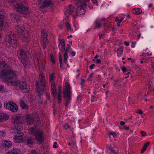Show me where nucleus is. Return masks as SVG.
Listing matches in <instances>:
<instances>
[{
    "instance_id": "obj_1",
    "label": "nucleus",
    "mask_w": 154,
    "mask_h": 154,
    "mask_svg": "<svg viewBox=\"0 0 154 154\" xmlns=\"http://www.w3.org/2000/svg\"><path fill=\"white\" fill-rule=\"evenodd\" d=\"M1 76L5 79L8 82V84L19 87L20 90H21L24 93L28 92L29 88L28 86L26 85L25 82L20 80L14 79V78L16 76V73L14 72L13 71L10 70H3L1 73Z\"/></svg>"
},
{
    "instance_id": "obj_2",
    "label": "nucleus",
    "mask_w": 154,
    "mask_h": 154,
    "mask_svg": "<svg viewBox=\"0 0 154 154\" xmlns=\"http://www.w3.org/2000/svg\"><path fill=\"white\" fill-rule=\"evenodd\" d=\"M13 4L15 7L17 12L10 14L11 20L14 22H17L21 20L22 17H25L29 14L27 8L22 4L14 2Z\"/></svg>"
},
{
    "instance_id": "obj_3",
    "label": "nucleus",
    "mask_w": 154,
    "mask_h": 154,
    "mask_svg": "<svg viewBox=\"0 0 154 154\" xmlns=\"http://www.w3.org/2000/svg\"><path fill=\"white\" fill-rule=\"evenodd\" d=\"M24 47L26 48V51H25L24 49L21 50L19 52V54L18 56V57L21 59V62L22 64H23L24 66L27 68L29 67V63L28 61V60L26 57L27 52L29 53L30 54L29 51V50L28 49L29 48V47L28 45H26Z\"/></svg>"
},
{
    "instance_id": "obj_4",
    "label": "nucleus",
    "mask_w": 154,
    "mask_h": 154,
    "mask_svg": "<svg viewBox=\"0 0 154 154\" xmlns=\"http://www.w3.org/2000/svg\"><path fill=\"white\" fill-rule=\"evenodd\" d=\"M65 87V88L63 89V97L66 102L65 106H67L71 100L72 93L70 91V86L68 82L66 83Z\"/></svg>"
},
{
    "instance_id": "obj_5",
    "label": "nucleus",
    "mask_w": 154,
    "mask_h": 154,
    "mask_svg": "<svg viewBox=\"0 0 154 154\" xmlns=\"http://www.w3.org/2000/svg\"><path fill=\"white\" fill-rule=\"evenodd\" d=\"M37 125H35L34 126L29 129L28 132L31 134L34 133V135L35 137L36 140H37V143L40 144L42 143L44 140V137L42 136V133L40 131H38L36 129L37 127Z\"/></svg>"
},
{
    "instance_id": "obj_6",
    "label": "nucleus",
    "mask_w": 154,
    "mask_h": 154,
    "mask_svg": "<svg viewBox=\"0 0 154 154\" xmlns=\"http://www.w3.org/2000/svg\"><path fill=\"white\" fill-rule=\"evenodd\" d=\"M40 81L37 82L36 84V88L37 92L39 94V96L42 94V92L44 91L45 87V81L44 77L41 75H39Z\"/></svg>"
},
{
    "instance_id": "obj_7",
    "label": "nucleus",
    "mask_w": 154,
    "mask_h": 154,
    "mask_svg": "<svg viewBox=\"0 0 154 154\" xmlns=\"http://www.w3.org/2000/svg\"><path fill=\"white\" fill-rule=\"evenodd\" d=\"M53 3L52 0H39L38 6L39 9L43 12H46L44 9L46 7L53 6Z\"/></svg>"
},
{
    "instance_id": "obj_8",
    "label": "nucleus",
    "mask_w": 154,
    "mask_h": 154,
    "mask_svg": "<svg viewBox=\"0 0 154 154\" xmlns=\"http://www.w3.org/2000/svg\"><path fill=\"white\" fill-rule=\"evenodd\" d=\"M5 42L7 44L9 45L10 46L15 48L17 46V41L15 35L12 34H9L6 35L5 38Z\"/></svg>"
},
{
    "instance_id": "obj_9",
    "label": "nucleus",
    "mask_w": 154,
    "mask_h": 154,
    "mask_svg": "<svg viewBox=\"0 0 154 154\" xmlns=\"http://www.w3.org/2000/svg\"><path fill=\"white\" fill-rule=\"evenodd\" d=\"M86 4L84 3H78L77 5V14H83L85 12L86 8Z\"/></svg>"
},
{
    "instance_id": "obj_10",
    "label": "nucleus",
    "mask_w": 154,
    "mask_h": 154,
    "mask_svg": "<svg viewBox=\"0 0 154 154\" xmlns=\"http://www.w3.org/2000/svg\"><path fill=\"white\" fill-rule=\"evenodd\" d=\"M17 29L19 33H20V35L24 39H28L29 38V35L28 32L25 29V28L23 26H17Z\"/></svg>"
},
{
    "instance_id": "obj_11",
    "label": "nucleus",
    "mask_w": 154,
    "mask_h": 154,
    "mask_svg": "<svg viewBox=\"0 0 154 154\" xmlns=\"http://www.w3.org/2000/svg\"><path fill=\"white\" fill-rule=\"evenodd\" d=\"M4 14L2 10H0V31L4 30L8 26V24L6 22H3Z\"/></svg>"
},
{
    "instance_id": "obj_12",
    "label": "nucleus",
    "mask_w": 154,
    "mask_h": 154,
    "mask_svg": "<svg viewBox=\"0 0 154 154\" xmlns=\"http://www.w3.org/2000/svg\"><path fill=\"white\" fill-rule=\"evenodd\" d=\"M14 133V135L13 137L14 141L16 143L21 142L22 141L21 137L23 136V134L22 132L20 131H14L12 132Z\"/></svg>"
},
{
    "instance_id": "obj_13",
    "label": "nucleus",
    "mask_w": 154,
    "mask_h": 154,
    "mask_svg": "<svg viewBox=\"0 0 154 154\" xmlns=\"http://www.w3.org/2000/svg\"><path fill=\"white\" fill-rule=\"evenodd\" d=\"M46 32L45 29H42V30L41 36L43 38L42 45L43 46V48L45 49L46 47L48 45V41L47 39V35H46Z\"/></svg>"
},
{
    "instance_id": "obj_14",
    "label": "nucleus",
    "mask_w": 154,
    "mask_h": 154,
    "mask_svg": "<svg viewBox=\"0 0 154 154\" xmlns=\"http://www.w3.org/2000/svg\"><path fill=\"white\" fill-rule=\"evenodd\" d=\"M12 122L14 125L20 124H22L23 119L21 117L19 116H14L12 117Z\"/></svg>"
},
{
    "instance_id": "obj_15",
    "label": "nucleus",
    "mask_w": 154,
    "mask_h": 154,
    "mask_svg": "<svg viewBox=\"0 0 154 154\" xmlns=\"http://www.w3.org/2000/svg\"><path fill=\"white\" fill-rule=\"evenodd\" d=\"M74 7L72 5H70L67 8V11L65 12V14L67 17H69L70 14H72V13L74 12Z\"/></svg>"
},
{
    "instance_id": "obj_16",
    "label": "nucleus",
    "mask_w": 154,
    "mask_h": 154,
    "mask_svg": "<svg viewBox=\"0 0 154 154\" xmlns=\"http://www.w3.org/2000/svg\"><path fill=\"white\" fill-rule=\"evenodd\" d=\"M10 110L11 111L16 112L18 110V107L14 103L12 102L10 106Z\"/></svg>"
},
{
    "instance_id": "obj_17",
    "label": "nucleus",
    "mask_w": 154,
    "mask_h": 154,
    "mask_svg": "<svg viewBox=\"0 0 154 154\" xmlns=\"http://www.w3.org/2000/svg\"><path fill=\"white\" fill-rule=\"evenodd\" d=\"M59 46L60 50L62 52L64 51L65 50V41L63 39L60 40L59 42Z\"/></svg>"
},
{
    "instance_id": "obj_18",
    "label": "nucleus",
    "mask_w": 154,
    "mask_h": 154,
    "mask_svg": "<svg viewBox=\"0 0 154 154\" xmlns=\"http://www.w3.org/2000/svg\"><path fill=\"white\" fill-rule=\"evenodd\" d=\"M51 88L52 91V93L54 98L56 97V90L55 83L54 82H52L51 84Z\"/></svg>"
},
{
    "instance_id": "obj_19",
    "label": "nucleus",
    "mask_w": 154,
    "mask_h": 154,
    "mask_svg": "<svg viewBox=\"0 0 154 154\" xmlns=\"http://www.w3.org/2000/svg\"><path fill=\"white\" fill-rule=\"evenodd\" d=\"M26 118L28 119L27 122L30 125L34 123L35 122L36 123L38 122L39 120H37V121H35L33 118H31L30 116L27 115L26 116Z\"/></svg>"
},
{
    "instance_id": "obj_20",
    "label": "nucleus",
    "mask_w": 154,
    "mask_h": 154,
    "mask_svg": "<svg viewBox=\"0 0 154 154\" xmlns=\"http://www.w3.org/2000/svg\"><path fill=\"white\" fill-rule=\"evenodd\" d=\"M8 116L6 114L3 113H0V121L4 122L8 120L9 119Z\"/></svg>"
},
{
    "instance_id": "obj_21",
    "label": "nucleus",
    "mask_w": 154,
    "mask_h": 154,
    "mask_svg": "<svg viewBox=\"0 0 154 154\" xmlns=\"http://www.w3.org/2000/svg\"><path fill=\"white\" fill-rule=\"evenodd\" d=\"M6 154H20V150L18 149H14L6 152Z\"/></svg>"
},
{
    "instance_id": "obj_22",
    "label": "nucleus",
    "mask_w": 154,
    "mask_h": 154,
    "mask_svg": "<svg viewBox=\"0 0 154 154\" xmlns=\"http://www.w3.org/2000/svg\"><path fill=\"white\" fill-rule=\"evenodd\" d=\"M20 105L22 109H26L28 108V106L26 105L23 100H20Z\"/></svg>"
},
{
    "instance_id": "obj_23",
    "label": "nucleus",
    "mask_w": 154,
    "mask_h": 154,
    "mask_svg": "<svg viewBox=\"0 0 154 154\" xmlns=\"http://www.w3.org/2000/svg\"><path fill=\"white\" fill-rule=\"evenodd\" d=\"M8 67V65L5 61H0V67L1 69L6 68Z\"/></svg>"
},
{
    "instance_id": "obj_24",
    "label": "nucleus",
    "mask_w": 154,
    "mask_h": 154,
    "mask_svg": "<svg viewBox=\"0 0 154 154\" xmlns=\"http://www.w3.org/2000/svg\"><path fill=\"white\" fill-rule=\"evenodd\" d=\"M11 102H8L7 101L5 102L4 103V106L5 108L10 109V106L11 104Z\"/></svg>"
},
{
    "instance_id": "obj_25",
    "label": "nucleus",
    "mask_w": 154,
    "mask_h": 154,
    "mask_svg": "<svg viewBox=\"0 0 154 154\" xmlns=\"http://www.w3.org/2000/svg\"><path fill=\"white\" fill-rule=\"evenodd\" d=\"M133 11L134 14H140L142 12L141 10L139 8L133 9Z\"/></svg>"
},
{
    "instance_id": "obj_26",
    "label": "nucleus",
    "mask_w": 154,
    "mask_h": 154,
    "mask_svg": "<svg viewBox=\"0 0 154 154\" xmlns=\"http://www.w3.org/2000/svg\"><path fill=\"white\" fill-rule=\"evenodd\" d=\"M4 145L5 147H10L12 145V143L10 141H5Z\"/></svg>"
},
{
    "instance_id": "obj_27",
    "label": "nucleus",
    "mask_w": 154,
    "mask_h": 154,
    "mask_svg": "<svg viewBox=\"0 0 154 154\" xmlns=\"http://www.w3.org/2000/svg\"><path fill=\"white\" fill-rule=\"evenodd\" d=\"M149 144V142H146L143 146V147L141 151V153L144 152L146 149L147 148Z\"/></svg>"
},
{
    "instance_id": "obj_28",
    "label": "nucleus",
    "mask_w": 154,
    "mask_h": 154,
    "mask_svg": "<svg viewBox=\"0 0 154 154\" xmlns=\"http://www.w3.org/2000/svg\"><path fill=\"white\" fill-rule=\"evenodd\" d=\"M23 129V127L20 125H17L15 127L14 129V130L15 131H20L22 130Z\"/></svg>"
},
{
    "instance_id": "obj_29",
    "label": "nucleus",
    "mask_w": 154,
    "mask_h": 154,
    "mask_svg": "<svg viewBox=\"0 0 154 154\" xmlns=\"http://www.w3.org/2000/svg\"><path fill=\"white\" fill-rule=\"evenodd\" d=\"M102 26L101 24L99 21H97L96 22L95 28H100Z\"/></svg>"
},
{
    "instance_id": "obj_30",
    "label": "nucleus",
    "mask_w": 154,
    "mask_h": 154,
    "mask_svg": "<svg viewBox=\"0 0 154 154\" xmlns=\"http://www.w3.org/2000/svg\"><path fill=\"white\" fill-rule=\"evenodd\" d=\"M33 139L32 138H30L27 139V143L28 144H31L33 143Z\"/></svg>"
},
{
    "instance_id": "obj_31",
    "label": "nucleus",
    "mask_w": 154,
    "mask_h": 154,
    "mask_svg": "<svg viewBox=\"0 0 154 154\" xmlns=\"http://www.w3.org/2000/svg\"><path fill=\"white\" fill-rule=\"evenodd\" d=\"M61 93H58V103H60L62 101L61 96L60 95Z\"/></svg>"
},
{
    "instance_id": "obj_32",
    "label": "nucleus",
    "mask_w": 154,
    "mask_h": 154,
    "mask_svg": "<svg viewBox=\"0 0 154 154\" xmlns=\"http://www.w3.org/2000/svg\"><path fill=\"white\" fill-rule=\"evenodd\" d=\"M66 27L67 28V29L68 31H70L71 28L68 22H66L65 23Z\"/></svg>"
},
{
    "instance_id": "obj_33",
    "label": "nucleus",
    "mask_w": 154,
    "mask_h": 154,
    "mask_svg": "<svg viewBox=\"0 0 154 154\" xmlns=\"http://www.w3.org/2000/svg\"><path fill=\"white\" fill-rule=\"evenodd\" d=\"M110 135H112L113 137H116V134L114 132H111L110 133L109 136V137H110Z\"/></svg>"
},
{
    "instance_id": "obj_34",
    "label": "nucleus",
    "mask_w": 154,
    "mask_h": 154,
    "mask_svg": "<svg viewBox=\"0 0 154 154\" xmlns=\"http://www.w3.org/2000/svg\"><path fill=\"white\" fill-rule=\"evenodd\" d=\"M123 20V18H122L121 20H119L118 17H116V21L117 23H120Z\"/></svg>"
},
{
    "instance_id": "obj_35",
    "label": "nucleus",
    "mask_w": 154,
    "mask_h": 154,
    "mask_svg": "<svg viewBox=\"0 0 154 154\" xmlns=\"http://www.w3.org/2000/svg\"><path fill=\"white\" fill-rule=\"evenodd\" d=\"M117 51L120 54H122L123 53V50L120 47L117 50Z\"/></svg>"
},
{
    "instance_id": "obj_36",
    "label": "nucleus",
    "mask_w": 154,
    "mask_h": 154,
    "mask_svg": "<svg viewBox=\"0 0 154 154\" xmlns=\"http://www.w3.org/2000/svg\"><path fill=\"white\" fill-rule=\"evenodd\" d=\"M59 59L60 63H62V59L61 57V54L60 53H59Z\"/></svg>"
},
{
    "instance_id": "obj_37",
    "label": "nucleus",
    "mask_w": 154,
    "mask_h": 154,
    "mask_svg": "<svg viewBox=\"0 0 154 154\" xmlns=\"http://www.w3.org/2000/svg\"><path fill=\"white\" fill-rule=\"evenodd\" d=\"M109 149L114 154H117V153L116 152L115 150H114L112 147L111 146L109 147Z\"/></svg>"
},
{
    "instance_id": "obj_38",
    "label": "nucleus",
    "mask_w": 154,
    "mask_h": 154,
    "mask_svg": "<svg viewBox=\"0 0 154 154\" xmlns=\"http://www.w3.org/2000/svg\"><path fill=\"white\" fill-rule=\"evenodd\" d=\"M68 57V56L67 55H64V59L63 61L65 63H67V58Z\"/></svg>"
},
{
    "instance_id": "obj_39",
    "label": "nucleus",
    "mask_w": 154,
    "mask_h": 154,
    "mask_svg": "<svg viewBox=\"0 0 154 154\" xmlns=\"http://www.w3.org/2000/svg\"><path fill=\"white\" fill-rule=\"evenodd\" d=\"M27 154H38L37 153V152L35 150H31L30 151V152L29 153H28Z\"/></svg>"
},
{
    "instance_id": "obj_40",
    "label": "nucleus",
    "mask_w": 154,
    "mask_h": 154,
    "mask_svg": "<svg viewBox=\"0 0 154 154\" xmlns=\"http://www.w3.org/2000/svg\"><path fill=\"white\" fill-rule=\"evenodd\" d=\"M50 58L52 62L54 63L55 62V60H54V56L52 55H50Z\"/></svg>"
},
{
    "instance_id": "obj_41",
    "label": "nucleus",
    "mask_w": 154,
    "mask_h": 154,
    "mask_svg": "<svg viewBox=\"0 0 154 154\" xmlns=\"http://www.w3.org/2000/svg\"><path fill=\"white\" fill-rule=\"evenodd\" d=\"M136 112L140 115L142 114L143 113L142 111L140 109H138Z\"/></svg>"
},
{
    "instance_id": "obj_42",
    "label": "nucleus",
    "mask_w": 154,
    "mask_h": 154,
    "mask_svg": "<svg viewBox=\"0 0 154 154\" xmlns=\"http://www.w3.org/2000/svg\"><path fill=\"white\" fill-rule=\"evenodd\" d=\"M5 135V133L3 131H0V136L4 137Z\"/></svg>"
},
{
    "instance_id": "obj_43",
    "label": "nucleus",
    "mask_w": 154,
    "mask_h": 154,
    "mask_svg": "<svg viewBox=\"0 0 154 154\" xmlns=\"http://www.w3.org/2000/svg\"><path fill=\"white\" fill-rule=\"evenodd\" d=\"M85 81L83 79H81V85L82 86L84 85V84L85 83Z\"/></svg>"
},
{
    "instance_id": "obj_44",
    "label": "nucleus",
    "mask_w": 154,
    "mask_h": 154,
    "mask_svg": "<svg viewBox=\"0 0 154 154\" xmlns=\"http://www.w3.org/2000/svg\"><path fill=\"white\" fill-rule=\"evenodd\" d=\"M53 146V147L54 148H57L58 147V146L57 145V142H54V143Z\"/></svg>"
},
{
    "instance_id": "obj_45",
    "label": "nucleus",
    "mask_w": 154,
    "mask_h": 154,
    "mask_svg": "<svg viewBox=\"0 0 154 154\" xmlns=\"http://www.w3.org/2000/svg\"><path fill=\"white\" fill-rule=\"evenodd\" d=\"M89 1V0H78V3L80 4V3H83L82 2V1L85 2H88Z\"/></svg>"
},
{
    "instance_id": "obj_46",
    "label": "nucleus",
    "mask_w": 154,
    "mask_h": 154,
    "mask_svg": "<svg viewBox=\"0 0 154 154\" xmlns=\"http://www.w3.org/2000/svg\"><path fill=\"white\" fill-rule=\"evenodd\" d=\"M140 132H141V134L143 136H145L146 135V133L144 131H140Z\"/></svg>"
},
{
    "instance_id": "obj_47",
    "label": "nucleus",
    "mask_w": 154,
    "mask_h": 154,
    "mask_svg": "<svg viewBox=\"0 0 154 154\" xmlns=\"http://www.w3.org/2000/svg\"><path fill=\"white\" fill-rule=\"evenodd\" d=\"M53 75V74H52L50 76L49 80L50 81H52L54 79Z\"/></svg>"
},
{
    "instance_id": "obj_48",
    "label": "nucleus",
    "mask_w": 154,
    "mask_h": 154,
    "mask_svg": "<svg viewBox=\"0 0 154 154\" xmlns=\"http://www.w3.org/2000/svg\"><path fill=\"white\" fill-rule=\"evenodd\" d=\"M95 62L97 64H99L100 63L101 60L100 59H97L96 60Z\"/></svg>"
},
{
    "instance_id": "obj_49",
    "label": "nucleus",
    "mask_w": 154,
    "mask_h": 154,
    "mask_svg": "<svg viewBox=\"0 0 154 154\" xmlns=\"http://www.w3.org/2000/svg\"><path fill=\"white\" fill-rule=\"evenodd\" d=\"M118 86L119 88H121L122 87H124V85L123 84H118Z\"/></svg>"
},
{
    "instance_id": "obj_50",
    "label": "nucleus",
    "mask_w": 154,
    "mask_h": 154,
    "mask_svg": "<svg viewBox=\"0 0 154 154\" xmlns=\"http://www.w3.org/2000/svg\"><path fill=\"white\" fill-rule=\"evenodd\" d=\"M4 87L2 85H0V91H2L4 89Z\"/></svg>"
},
{
    "instance_id": "obj_51",
    "label": "nucleus",
    "mask_w": 154,
    "mask_h": 154,
    "mask_svg": "<svg viewBox=\"0 0 154 154\" xmlns=\"http://www.w3.org/2000/svg\"><path fill=\"white\" fill-rule=\"evenodd\" d=\"M69 126L68 125L66 124L64 126V127L65 129H67L69 127Z\"/></svg>"
},
{
    "instance_id": "obj_52",
    "label": "nucleus",
    "mask_w": 154,
    "mask_h": 154,
    "mask_svg": "<svg viewBox=\"0 0 154 154\" xmlns=\"http://www.w3.org/2000/svg\"><path fill=\"white\" fill-rule=\"evenodd\" d=\"M61 86L60 85H59L58 86V91L59 92L58 93H61L60 92L61 91Z\"/></svg>"
},
{
    "instance_id": "obj_53",
    "label": "nucleus",
    "mask_w": 154,
    "mask_h": 154,
    "mask_svg": "<svg viewBox=\"0 0 154 154\" xmlns=\"http://www.w3.org/2000/svg\"><path fill=\"white\" fill-rule=\"evenodd\" d=\"M69 51L68 49H66L65 51V53L64 55H67L69 53Z\"/></svg>"
},
{
    "instance_id": "obj_54",
    "label": "nucleus",
    "mask_w": 154,
    "mask_h": 154,
    "mask_svg": "<svg viewBox=\"0 0 154 154\" xmlns=\"http://www.w3.org/2000/svg\"><path fill=\"white\" fill-rule=\"evenodd\" d=\"M71 54L72 56H75V52L74 51H72L71 53Z\"/></svg>"
},
{
    "instance_id": "obj_55",
    "label": "nucleus",
    "mask_w": 154,
    "mask_h": 154,
    "mask_svg": "<svg viewBox=\"0 0 154 154\" xmlns=\"http://www.w3.org/2000/svg\"><path fill=\"white\" fill-rule=\"evenodd\" d=\"M109 92V91L108 90L105 92V94L106 95V98H107L108 97V94Z\"/></svg>"
},
{
    "instance_id": "obj_56",
    "label": "nucleus",
    "mask_w": 154,
    "mask_h": 154,
    "mask_svg": "<svg viewBox=\"0 0 154 154\" xmlns=\"http://www.w3.org/2000/svg\"><path fill=\"white\" fill-rule=\"evenodd\" d=\"M92 2L94 4H96V5H97V0H92Z\"/></svg>"
},
{
    "instance_id": "obj_57",
    "label": "nucleus",
    "mask_w": 154,
    "mask_h": 154,
    "mask_svg": "<svg viewBox=\"0 0 154 154\" xmlns=\"http://www.w3.org/2000/svg\"><path fill=\"white\" fill-rule=\"evenodd\" d=\"M122 71L123 72H125L126 71V69L125 68V67H123L122 68Z\"/></svg>"
},
{
    "instance_id": "obj_58",
    "label": "nucleus",
    "mask_w": 154,
    "mask_h": 154,
    "mask_svg": "<svg viewBox=\"0 0 154 154\" xmlns=\"http://www.w3.org/2000/svg\"><path fill=\"white\" fill-rule=\"evenodd\" d=\"M103 35H104V34H99V38L100 39H101V38L102 37V36Z\"/></svg>"
},
{
    "instance_id": "obj_59",
    "label": "nucleus",
    "mask_w": 154,
    "mask_h": 154,
    "mask_svg": "<svg viewBox=\"0 0 154 154\" xmlns=\"http://www.w3.org/2000/svg\"><path fill=\"white\" fill-rule=\"evenodd\" d=\"M124 44L126 46H128L129 45V43L128 42H125Z\"/></svg>"
},
{
    "instance_id": "obj_60",
    "label": "nucleus",
    "mask_w": 154,
    "mask_h": 154,
    "mask_svg": "<svg viewBox=\"0 0 154 154\" xmlns=\"http://www.w3.org/2000/svg\"><path fill=\"white\" fill-rule=\"evenodd\" d=\"M125 124V122H123V121H121L120 122V125H124Z\"/></svg>"
},
{
    "instance_id": "obj_61",
    "label": "nucleus",
    "mask_w": 154,
    "mask_h": 154,
    "mask_svg": "<svg viewBox=\"0 0 154 154\" xmlns=\"http://www.w3.org/2000/svg\"><path fill=\"white\" fill-rule=\"evenodd\" d=\"M95 66V64H93L90 66L89 67L91 69H93V68L94 66Z\"/></svg>"
},
{
    "instance_id": "obj_62",
    "label": "nucleus",
    "mask_w": 154,
    "mask_h": 154,
    "mask_svg": "<svg viewBox=\"0 0 154 154\" xmlns=\"http://www.w3.org/2000/svg\"><path fill=\"white\" fill-rule=\"evenodd\" d=\"M141 119L140 121H138V122H137L136 124H137L138 125V126H139L140 125V123H141Z\"/></svg>"
},
{
    "instance_id": "obj_63",
    "label": "nucleus",
    "mask_w": 154,
    "mask_h": 154,
    "mask_svg": "<svg viewBox=\"0 0 154 154\" xmlns=\"http://www.w3.org/2000/svg\"><path fill=\"white\" fill-rule=\"evenodd\" d=\"M135 46V44L134 43V42H132V45L131 46V47L132 48H133Z\"/></svg>"
},
{
    "instance_id": "obj_64",
    "label": "nucleus",
    "mask_w": 154,
    "mask_h": 154,
    "mask_svg": "<svg viewBox=\"0 0 154 154\" xmlns=\"http://www.w3.org/2000/svg\"><path fill=\"white\" fill-rule=\"evenodd\" d=\"M124 128L126 130H128L129 129V127L126 126H124Z\"/></svg>"
}]
</instances>
